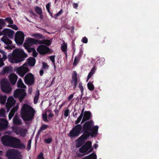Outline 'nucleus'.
<instances>
[{
	"instance_id": "nucleus-48",
	"label": "nucleus",
	"mask_w": 159,
	"mask_h": 159,
	"mask_svg": "<svg viewBox=\"0 0 159 159\" xmlns=\"http://www.w3.org/2000/svg\"><path fill=\"white\" fill-rule=\"evenodd\" d=\"M7 26L10 27L15 30H18V28L17 27V26L15 25H7Z\"/></svg>"
},
{
	"instance_id": "nucleus-64",
	"label": "nucleus",
	"mask_w": 159,
	"mask_h": 159,
	"mask_svg": "<svg viewBox=\"0 0 159 159\" xmlns=\"http://www.w3.org/2000/svg\"><path fill=\"white\" fill-rule=\"evenodd\" d=\"M26 132V131L25 130H24L23 131H20L21 134L22 136H24V135L25 134Z\"/></svg>"
},
{
	"instance_id": "nucleus-3",
	"label": "nucleus",
	"mask_w": 159,
	"mask_h": 159,
	"mask_svg": "<svg viewBox=\"0 0 159 159\" xmlns=\"http://www.w3.org/2000/svg\"><path fill=\"white\" fill-rule=\"evenodd\" d=\"M30 65V58L28 59V62L22 66L16 68V73L21 77H23L29 70V66Z\"/></svg>"
},
{
	"instance_id": "nucleus-34",
	"label": "nucleus",
	"mask_w": 159,
	"mask_h": 159,
	"mask_svg": "<svg viewBox=\"0 0 159 159\" xmlns=\"http://www.w3.org/2000/svg\"><path fill=\"white\" fill-rule=\"evenodd\" d=\"M6 96L0 95V103L2 104H4L6 101Z\"/></svg>"
},
{
	"instance_id": "nucleus-46",
	"label": "nucleus",
	"mask_w": 159,
	"mask_h": 159,
	"mask_svg": "<svg viewBox=\"0 0 159 159\" xmlns=\"http://www.w3.org/2000/svg\"><path fill=\"white\" fill-rule=\"evenodd\" d=\"M5 20L8 23L10 24H12L13 23V21L11 18L10 17H8L6 18Z\"/></svg>"
},
{
	"instance_id": "nucleus-17",
	"label": "nucleus",
	"mask_w": 159,
	"mask_h": 159,
	"mask_svg": "<svg viewBox=\"0 0 159 159\" xmlns=\"http://www.w3.org/2000/svg\"><path fill=\"white\" fill-rule=\"evenodd\" d=\"M8 122L5 119H0V129H4L7 127Z\"/></svg>"
},
{
	"instance_id": "nucleus-18",
	"label": "nucleus",
	"mask_w": 159,
	"mask_h": 159,
	"mask_svg": "<svg viewBox=\"0 0 159 159\" xmlns=\"http://www.w3.org/2000/svg\"><path fill=\"white\" fill-rule=\"evenodd\" d=\"M17 78V76L14 73H11L9 76L10 81L13 84H14L16 83Z\"/></svg>"
},
{
	"instance_id": "nucleus-22",
	"label": "nucleus",
	"mask_w": 159,
	"mask_h": 159,
	"mask_svg": "<svg viewBox=\"0 0 159 159\" xmlns=\"http://www.w3.org/2000/svg\"><path fill=\"white\" fill-rule=\"evenodd\" d=\"M47 11L51 16V17L54 18L55 19H57V17L59 16L62 14L63 12L62 10L61 9L57 14L55 15L54 16H53L52 15V12L50 11V10H47Z\"/></svg>"
},
{
	"instance_id": "nucleus-39",
	"label": "nucleus",
	"mask_w": 159,
	"mask_h": 159,
	"mask_svg": "<svg viewBox=\"0 0 159 159\" xmlns=\"http://www.w3.org/2000/svg\"><path fill=\"white\" fill-rule=\"evenodd\" d=\"M35 77L33 75L30 73V86L34 84Z\"/></svg>"
},
{
	"instance_id": "nucleus-20",
	"label": "nucleus",
	"mask_w": 159,
	"mask_h": 159,
	"mask_svg": "<svg viewBox=\"0 0 159 159\" xmlns=\"http://www.w3.org/2000/svg\"><path fill=\"white\" fill-rule=\"evenodd\" d=\"M18 109V106L14 107L8 115V118L11 120L14 115L15 112H16Z\"/></svg>"
},
{
	"instance_id": "nucleus-31",
	"label": "nucleus",
	"mask_w": 159,
	"mask_h": 159,
	"mask_svg": "<svg viewBox=\"0 0 159 159\" xmlns=\"http://www.w3.org/2000/svg\"><path fill=\"white\" fill-rule=\"evenodd\" d=\"M95 70L96 69L95 67H93L91 70L90 72L89 73L88 75L87 80V81H88V80L92 77L93 75L94 74Z\"/></svg>"
},
{
	"instance_id": "nucleus-45",
	"label": "nucleus",
	"mask_w": 159,
	"mask_h": 159,
	"mask_svg": "<svg viewBox=\"0 0 159 159\" xmlns=\"http://www.w3.org/2000/svg\"><path fill=\"white\" fill-rule=\"evenodd\" d=\"M12 71V70L9 67H6L4 69L3 71L4 73H9Z\"/></svg>"
},
{
	"instance_id": "nucleus-7",
	"label": "nucleus",
	"mask_w": 159,
	"mask_h": 159,
	"mask_svg": "<svg viewBox=\"0 0 159 159\" xmlns=\"http://www.w3.org/2000/svg\"><path fill=\"white\" fill-rule=\"evenodd\" d=\"M52 43V40L44 39L40 40L30 38V46L31 45L38 44H44L47 47L50 46Z\"/></svg>"
},
{
	"instance_id": "nucleus-36",
	"label": "nucleus",
	"mask_w": 159,
	"mask_h": 159,
	"mask_svg": "<svg viewBox=\"0 0 159 159\" xmlns=\"http://www.w3.org/2000/svg\"><path fill=\"white\" fill-rule=\"evenodd\" d=\"M35 112H36L34 109L30 106V121L34 118Z\"/></svg>"
},
{
	"instance_id": "nucleus-32",
	"label": "nucleus",
	"mask_w": 159,
	"mask_h": 159,
	"mask_svg": "<svg viewBox=\"0 0 159 159\" xmlns=\"http://www.w3.org/2000/svg\"><path fill=\"white\" fill-rule=\"evenodd\" d=\"M17 85L18 87L21 88H26V86L22 82V80L21 79H19L17 83Z\"/></svg>"
},
{
	"instance_id": "nucleus-38",
	"label": "nucleus",
	"mask_w": 159,
	"mask_h": 159,
	"mask_svg": "<svg viewBox=\"0 0 159 159\" xmlns=\"http://www.w3.org/2000/svg\"><path fill=\"white\" fill-rule=\"evenodd\" d=\"M88 89L90 91H93L94 88L93 84L91 82H89L87 84Z\"/></svg>"
},
{
	"instance_id": "nucleus-25",
	"label": "nucleus",
	"mask_w": 159,
	"mask_h": 159,
	"mask_svg": "<svg viewBox=\"0 0 159 159\" xmlns=\"http://www.w3.org/2000/svg\"><path fill=\"white\" fill-rule=\"evenodd\" d=\"M4 33L7 36L10 38L12 37L14 34V31L11 30H6Z\"/></svg>"
},
{
	"instance_id": "nucleus-43",
	"label": "nucleus",
	"mask_w": 159,
	"mask_h": 159,
	"mask_svg": "<svg viewBox=\"0 0 159 159\" xmlns=\"http://www.w3.org/2000/svg\"><path fill=\"white\" fill-rule=\"evenodd\" d=\"M32 51L33 52V56L34 57H36L38 54V52H36L35 49L34 48H30V52Z\"/></svg>"
},
{
	"instance_id": "nucleus-50",
	"label": "nucleus",
	"mask_w": 159,
	"mask_h": 159,
	"mask_svg": "<svg viewBox=\"0 0 159 159\" xmlns=\"http://www.w3.org/2000/svg\"><path fill=\"white\" fill-rule=\"evenodd\" d=\"M78 86L79 88L80 89L81 93H82L84 91V88L82 85V82H80L79 83Z\"/></svg>"
},
{
	"instance_id": "nucleus-4",
	"label": "nucleus",
	"mask_w": 159,
	"mask_h": 159,
	"mask_svg": "<svg viewBox=\"0 0 159 159\" xmlns=\"http://www.w3.org/2000/svg\"><path fill=\"white\" fill-rule=\"evenodd\" d=\"M21 116L24 120H28L30 119V106L24 104L21 108Z\"/></svg>"
},
{
	"instance_id": "nucleus-27",
	"label": "nucleus",
	"mask_w": 159,
	"mask_h": 159,
	"mask_svg": "<svg viewBox=\"0 0 159 159\" xmlns=\"http://www.w3.org/2000/svg\"><path fill=\"white\" fill-rule=\"evenodd\" d=\"M91 113L89 111H85L84 114L83 118L86 120H89L91 117Z\"/></svg>"
},
{
	"instance_id": "nucleus-49",
	"label": "nucleus",
	"mask_w": 159,
	"mask_h": 159,
	"mask_svg": "<svg viewBox=\"0 0 159 159\" xmlns=\"http://www.w3.org/2000/svg\"><path fill=\"white\" fill-rule=\"evenodd\" d=\"M82 116L81 115H80V116L78 117V118L77 120L75 121V124L77 125L78 124V123H80V121L81 120L82 117Z\"/></svg>"
},
{
	"instance_id": "nucleus-26",
	"label": "nucleus",
	"mask_w": 159,
	"mask_h": 159,
	"mask_svg": "<svg viewBox=\"0 0 159 159\" xmlns=\"http://www.w3.org/2000/svg\"><path fill=\"white\" fill-rule=\"evenodd\" d=\"M2 41L6 44L9 45L11 44L12 42L6 36H3L2 39Z\"/></svg>"
},
{
	"instance_id": "nucleus-12",
	"label": "nucleus",
	"mask_w": 159,
	"mask_h": 159,
	"mask_svg": "<svg viewBox=\"0 0 159 159\" xmlns=\"http://www.w3.org/2000/svg\"><path fill=\"white\" fill-rule=\"evenodd\" d=\"M24 39V35L22 32L18 31L16 33L15 40L17 44H21L23 42Z\"/></svg>"
},
{
	"instance_id": "nucleus-29",
	"label": "nucleus",
	"mask_w": 159,
	"mask_h": 159,
	"mask_svg": "<svg viewBox=\"0 0 159 159\" xmlns=\"http://www.w3.org/2000/svg\"><path fill=\"white\" fill-rule=\"evenodd\" d=\"M67 45L66 44L64 43L63 45H62L61 47V50L64 52V53L65 54L66 58H67Z\"/></svg>"
},
{
	"instance_id": "nucleus-5",
	"label": "nucleus",
	"mask_w": 159,
	"mask_h": 159,
	"mask_svg": "<svg viewBox=\"0 0 159 159\" xmlns=\"http://www.w3.org/2000/svg\"><path fill=\"white\" fill-rule=\"evenodd\" d=\"M1 89L2 91L6 93H9L11 91L10 83L7 79L1 80L0 82Z\"/></svg>"
},
{
	"instance_id": "nucleus-11",
	"label": "nucleus",
	"mask_w": 159,
	"mask_h": 159,
	"mask_svg": "<svg viewBox=\"0 0 159 159\" xmlns=\"http://www.w3.org/2000/svg\"><path fill=\"white\" fill-rule=\"evenodd\" d=\"M11 145L10 147L13 148H17L21 149H24L25 148V145L21 143L20 140L15 138H12Z\"/></svg>"
},
{
	"instance_id": "nucleus-58",
	"label": "nucleus",
	"mask_w": 159,
	"mask_h": 159,
	"mask_svg": "<svg viewBox=\"0 0 159 159\" xmlns=\"http://www.w3.org/2000/svg\"><path fill=\"white\" fill-rule=\"evenodd\" d=\"M38 159H44L43 157V154L42 152H41L38 156Z\"/></svg>"
},
{
	"instance_id": "nucleus-16",
	"label": "nucleus",
	"mask_w": 159,
	"mask_h": 159,
	"mask_svg": "<svg viewBox=\"0 0 159 159\" xmlns=\"http://www.w3.org/2000/svg\"><path fill=\"white\" fill-rule=\"evenodd\" d=\"M54 116V114L52 113H50L48 115V119L47 114L46 113L43 114L42 115L43 120L44 122H48L49 121L52 120V118Z\"/></svg>"
},
{
	"instance_id": "nucleus-24",
	"label": "nucleus",
	"mask_w": 159,
	"mask_h": 159,
	"mask_svg": "<svg viewBox=\"0 0 159 159\" xmlns=\"http://www.w3.org/2000/svg\"><path fill=\"white\" fill-rule=\"evenodd\" d=\"M81 57L82 55L81 53H79L77 56L75 57L74 62L73 63V66H76L77 64L79 63Z\"/></svg>"
},
{
	"instance_id": "nucleus-41",
	"label": "nucleus",
	"mask_w": 159,
	"mask_h": 159,
	"mask_svg": "<svg viewBox=\"0 0 159 159\" xmlns=\"http://www.w3.org/2000/svg\"><path fill=\"white\" fill-rule=\"evenodd\" d=\"M84 145L89 150L91 147L92 143L91 141H88L85 143Z\"/></svg>"
},
{
	"instance_id": "nucleus-9",
	"label": "nucleus",
	"mask_w": 159,
	"mask_h": 159,
	"mask_svg": "<svg viewBox=\"0 0 159 159\" xmlns=\"http://www.w3.org/2000/svg\"><path fill=\"white\" fill-rule=\"evenodd\" d=\"M38 52L41 55L50 54L52 50L47 46L41 44L39 45L37 48Z\"/></svg>"
},
{
	"instance_id": "nucleus-52",
	"label": "nucleus",
	"mask_w": 159,
	"mask_h": 159,
	"mask_svg": "<svg viewBox=\"0 0 159 159\" xmlns=\"http://www.w3.org/2000/svg\"><path fill=\"white\" fill-rule=\"evenodd\" d=\"M43 67L42 69L45 70L48 67V66L46 63L43 62L42 63Z\"/></svg>"
},
{
	"instance_id": "nucleus-33",
	"label": "nucleus",
	"mask_w": 159,
	"mask_h": 159,
	"mask_svg": "<svg viewBox=\"0 0 159 159\" xmlns=\"http://www.w3.org/2000/svg\"><path fill=\"white\" fill-rule=\"evenodd\" d=\"M88 149L84 146L83 145L80 149L79 151L80 153H84L87 152Z\"/></svg>"
},
{
	"instance_id": "nucleus-14",
	"label": "nucleus",
	"mask_w": 159,
	"mask_h": 159,
	"mask_svg": "<svg viewBox=\"0 0 159 159\" xmlns=\"http://www.w3.org/2000/svg\"><path fill=\"white\" fill-rule=\"evenodd\" d=\"M12 138L7 135L3 136L2 139L3 144L5 146H10V145H11Z\"/></svg>"
},
{
	"instance_id": "nucleus-56",
	"label": "nucleus",
	"mask_w": 159,
	"mask_h": 159,
	"mask_svg": "<svg viewBox=\"0 0 159 159\" xmlns=\"http://www.w3.org/2000/svg\"><path fill=\"white\" fill-rule=\"evenodd\" d=\"M50 59L52 61V63L55 62V56H50L49 57Z\"/></svg>"
},
{
	"instance_id": "nucleus-53",
	"label": "nucleus",
	"mask_w": 159,
	"mask_h": 159,
	"mask_svg": "<svg viewBox=\"0 0 159 159\" xmlns=\"http://www.w3.org/2000/svg\"><path fill=\"white\" fill-rule=\"evenodd\" d=\"M5 20H4L2 19H0V25H1L2 27L5 25L6 24L5 22Z\"/></svg>"
},
{
	"instance_id": "nucleus-15",
	"label": "nucleus",
	"mask_w": 159,
	"mask_h": 159,
	"mask_svg": "<svg viewBox=\"0 0 159 159\" xmlns=\"http://www.w3.org/2000/svg\"><path fill=\"white\" fill-rule=\"evenodd\" d=\"M15 102L16 101L13 97H10L8 98L6 104V107L8 111L10 108L14 105Z\"/></svg>"
},
{
	"instance_id": "nucleus-42",
	"label": "nucleus",
	"mask_w": 159,
	"mask_h": 159,
	"mask_svg": "<svg viewBox=\"0 0 159 159\" xmlns=\"http://www.w3.org/2000/svg\"><path fill=\"white\" fill-rule=\"evenodd\" d=\"M36 62V59L33 57H30V67L34 66Z\"/></svg>"
},
{
	"instance_id": "nucleus-30",
	"label": "nucleus",
	"mask_w": 159,
	"mask_h": 159,
	"mask_svg": "<svg viewBox=\"0 0 159 159\" xmlns=\"http://www.w3.org/2000/svg\"><path fill=\"white\" fill-rule=\"evenodd\" d=\"M39 90H37L36 92L35 96L34 99V104L37 103L39 95Z\"/></svg>"
},
{
	"instance_id": "nucleus-57",
	"label": "nucleus",
	"mask_w": 159,
	"mask_h": 159,
	"mask_svg": "<svg viewBox=\"0 0 159 159\" xmlns=\"http://www.w3.org/2000/svg\"><path fill=\"white\" fill-rule=\"evenodd\" d=\"M88 98L86 97H84L82 98V102L83 104H87Z\"/></svg>"
},
{
	"instance_id": "nucleus-13",
	"label": "nucleus",
	"mask_w": 159,
	"mask_h": 159,
	"mask_svg": "<svg viewBox=\"0 0 159 159\" xmlns=\"http://www.w3.org/2000/svg\"><path fill=\"white\" fill-rule=\"evenodd\" d=\"M77 74L76 71H73L72 76V80L71 81V85L70 87H73V89H75L76 88L78 83Z\"/></svg>"
},
{
	"instance_id": "nucleus-35",
	"label": "nucleus",
	"mask_w": 159,
	"mask_h": 159,
	"mask_svg": "<svg viewBox=\"0 0 159 159\" xmlns=\"http://www.w3.org/2000/svg\"><path fill=\"white\" fill-rule=\"evenodd\" d=\"M24 80L25 82L28 84H30V73L27 74L25 76Z\"/></svg>"
},
{
	"instance_id": "nucleus-21",
	"label": "nucleus",
	"mask_w": 159,
	"mask_h": 159,
	"mask_svg": "<svg viewBox=\"0 0 159 159\" xmlns=\"http://www.w3.org/2000/svg\"><path fill=\"white\" fill-rule=\"evenodd\" d=\"M13 124L16 125H21L22 123L21 120L16 115H15L13 118Z\"/></svg>"
},
{
	"instance_id": "nucleus-54",
	"label": "nucleus",
	"mask_w": 159,
	"mask_h": 159,
	"mask_svg": "<svg viewBox=\"0 0 159 159\" xmlns=\"http://www.w3.org/2000/svg\"><path fill=\"white\" fill-rule=\"evenodd\" d=\"M81 41L83 43H86L88 42V39L86 37H84L82 38Z\"/></svg>"
},
{
	"instance_id": "nucleus-40",
	"label": "nucleus",
	"mask_w": 159,
	"mask_h": 159,
	"mask_svg": "<svg viewBox=\"0 0 159 159\" xmlns=\"http://www.w3.org/2000/svg\"><path fill=\"white\" fill-rule=\"evenodd\" d=\"M34 36L35 37V38L38 39H44V36H43L42 34L39 33L35 34Z\"/></svg>"
},
{
	"instance_id": "nucleus-1",
	"label": "nucleus",
	"mask_w": 159,
	"mask_h": 159,
	"mask_svg": "<svg viewBox=\"0 0 159 159\" xmlns=\"http://www.w3.org/2000/svg\"><path fill=\"white\" fill-rule=\"evenodd\" d=\"M98 126L94 125L93 122L92 120L87 121L83 125L82 132L83 134L77 140L76 148H79L82 146L85 140L89 138L95 137L98 134Z\"/></svg>"
},
{
	"instance_id": "nucleus-23",
	"label": "nucleus",
	"mask_w": 159,
	"mask_h": 159,
	"mask_svg": "<svg viewBox=\"0 0 159 159\" xmlns=\"http://www.w3.org/2000/svg\"><path fill=\"white\" fill-rule=\"evenodd\" d=\"M25 48L28 52H30V38H28L25 41L24 44Z\"/></svg>"
},
{
	"instance_id": "nucleus-37",
	"label": "nucleus",
	"mask_w": 159,
	"mask_h": 159,
	"mask_svg": "<svg viewBox=\"0 0 159 159\" xmlns=\"http://www.w3.org/2000/svg\"><path fill=\"white\" fill-rule=\"evenodd\" d=\"M35 11L38 14L42 13V9L39 6H36L35 7Z\"/></svg>"
},
{
	"instance_id": "nucleus-10",
	"label": "nucleus",
	"mask_w": 159,
	"mask_h": 159,
	"mask_svg": "<svg viewBox=\"0 0 159 159\" xmlns=\"http://www.w3.org/2000/svg\"><path fill=\"white\" fill-rule=\"evenodd\" d=\"M26 93L25 90L21 89H18L15 90L14 93L15 98L18 97L20 102H21L26 96Z\"/></svg>"
},
{
	"instance_id": "nucleus-28",
	"label": "nucleus",
	"mask_w": 159,
	"mask_h": 159,
	"mask_svg": "<svg viewBox=\"0 0 159 159\" xmlns=\"http://www.w3.org/2000/svg\"><path fill=\"white\" fill-rule=\"evenodd\" d=\"M82 159H97V156L95 154L92 153L89 155L84 157Z\"/></svg>"
},
{
	"instance_id": "nucleus-6",
	"label": "nucleus",
	"mask_w": 159,
	"mask_h": 159,
	"mask_svg": "<svg viewBox=\"0 0 159 159\" xmlns=\"http://www.w3.org/2000/svg\"><path fill=\"white\" fill-rule=\"evenodd\" d=\"M83 125L82 126L80 124H77L73 127L72 129L70 131L69 134L70 137H78L80 134L81 130L82 132Z\"/></svg>"
},
{
	"instance_id": "nucleus-62",
	"label": "nucleus",
	"mask_w": 159,
	"mask_h": 159,
	"mask_svg": "<svg viewBox=\"0 0 159 159\" xmlns=\"http://www.w3.org/2000/svg\"><path fill=\"white\" fill-rule=\"evenodd\" d=\"M50 3H48L46 5V8L47 10H50Z\"/></svg>"
},
{
	"instance_id": "nucleus-8",
	"label": "nucleus",
	"mask_w": 159,
	"mask_h": 159,
	"mask_svg": "<svg viewBox=\"0 0 159 159\" xmlns=\"http://www.w3.org/2000/svg\"><path fill=\"white\" fill-rule=\"evenodd\" d=\"M6 156L9 159H20L21 157L20 153L15 150L8 151L6 153Z\"/></svg>"
},
{
	"instance_id": "nucleus-61",
	"label": "nucleus",
	"mask_w": 159,
	"mask_h": 159,
	"mask_svg": "<svg viewBox=\"0 0 159 159\" xmlns=\"http://www.w3.org/2000/svg\"><path fill=\"white\" fill-rule=\"evenodd\" d=\"M106 37L101 38L100 40V43H104L105 42V40L106 39Z\"/></svg>"
},
{
	"instance_id": "nucleus-59",
	"label": "nucleus",
	"mask_w": 159,
	"mask_h": 159,
	"mask_svg": "<svg viewBox=\"0 0 159 159\" xmlns=\"http://www.w3.org/2000/svg\"><path fill=\"white\" fill-rule=\"evenodd\" d=\"M75 94L74 93L72 94H71V95H70L68 97V101H70L71 99H72L74 96V94Z\"/></svg>"
},
{
	"instance_id": "nucleus-60",
	"label": "nucleus",
	"mask_w": 159,
	"mask_h": 159,
	"mask_svg": "<svg viewBox=\"0 0 159 159\" xmlns=\"http://www.w3.org/2000/svg\"><path fill=\"white\" fill-rule=\"evenodd\" d=\"M73 6L74 8L76 9L78 6V4L77 3H74L73 4Z\"/></svg>"
},
{
	"instance_id": "nucleus-19",
	"label": "nucleus",
	"mask_w": 159,
	"mask_h": 159,
	"mask_svg": "<svg viewBox=\"0 0 159 159\" xmlns=\"http://www.w3.org/2000/svg\"><path fill=\"white\" fill-rule=\"evenodd\" d=\"M0 53H1L3 55L2 58L1 57V56L0 54V67L4 65L3 63V61L5 60L7 58V57L6 55V53L4 51L0 50Z\"/></svg>"
},
{
	"instance_id": "nucleus-47",
	"label": "nucleus",
	"mask_w": 159,
	"mask_h": 159,
	"mask_svg": "<svg viewBox=\"0 0 159 159\" xmlns=\"http://www.w3.org/2000/svg\"><path fill=\"white\" fill-rule=\"evenodd\" d=\"M5 111L4 108H2L0 110V117L4 116L5 114Z\"/></svg>"
},
{
	"instance_id": "nucleus-63",
	"label": "nucleus",
	"mask_w": 159,
	"mask_h": 159,
	"mask_svg": "<svg viewBox=\"0 0 159 159\" xmlns=\"http://www.w3.org/2000/svg\"><path fill=\"white\" fill-rule=\"evenodd\" d=\"M44 70L42 69L41 70L39 71V74L40 76H42L43 75V71Z\"/></svg>"
},
{
	"instance_id": "nucleus-55",
	"label": "nucleus",
	"mask_w": 159,
	"mask_h": 159,
	"mask_svg": "<svg viewBox=\"0 0 159 159\" xmlns=\"http://www.w3.org/2000/svg\"><path fill=\"white\" fill-rule=\"evenodd\" d=\"M69 112V110L68 109H66L64 111V116L66 117L68 116Z\"/></svg>"
},
{
	"instance_id": "nucleus-2",
	"label": "nucleus",
	"mask_w": 159,
	"mask_h": 159,
	"mask_svg": "<svg viewBox=\"0 0 159 159\" xmlns=\"http://www.w3.org/2000/svg\"><path fill=\"white\" fill-rule=\"evenodd\" d=\"M27 57L23 50L20 49H16L13 50L12 56L9 58V61L12 63H17L24 60Z\"/></svg>"
},
{
	"instance_id": "nucleus-51",
	"label": "nucleus",
	"mask_w": 159,
	"mask_h": 159,
	"mask_svg": "<svg viewBox=\"0 0 159 159\" xmlns=\"http://www.w3.org/2000/svg\"><path fill=\"white\" fill-rule=\"evenodd\" d=\"M52 141V138H50L48 139L45 140V142L47 144H49L51 143Z\"/></svg>"
},
{
	"instance_id": "nucleus-44",
	"label": "nucleus",
	"mask_w": 159,
	"mask_h": 159,
	"mask_svg": "<svg viewBox=\"0 0 159 159\" xmlns=\"http://www.w3.org/2000/svg\"><path fill=\"white\" fill-rule=\"evenodd\" d=\"M48 125L45 124H42L40 128L39 132H42L47 128Z\"/></svg>"
}]
</instances>
